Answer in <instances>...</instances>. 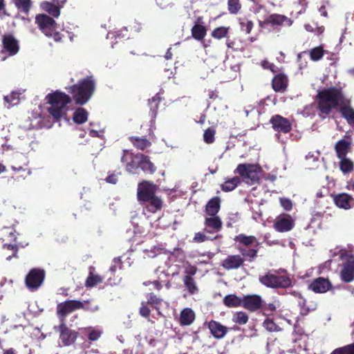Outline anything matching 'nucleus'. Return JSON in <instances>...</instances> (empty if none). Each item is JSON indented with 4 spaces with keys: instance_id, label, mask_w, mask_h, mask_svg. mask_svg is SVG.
<instances>
[{
    "instance_id": "obj_61",
    "label": "nucleus",
    "mask_w": 354,
    "mask_h": 354,
    "mask_svg": "<svg viewBox=\"0 0 354 354\" xmlns=\"http://www.w3.org/2000/svg\"><path fill=\"white\" fill-rule=\"evenodd\" d=\"M149 313H150V310H149V308L147 306L142 304L141 308H140V314L142 317H149Z\"/></svg>"
},
{
    "instance_id": "obj_6",
    "label": "nucleus",
    "mask_w": 354,
    "mask_h": 354,
    "mask_svg": "<svg viewBox=\"0 0 354 354\" xmlns=\"http://www.w3.org/2000/svg\"><path fill=\"white\" fill-rule=\"evenodd\" d=\"M261 169L257 165L239 164L234 171L242 180L248 185H254L259 180Z\"/></svg>"
},
{
    "instance_id": "obj_32",
    "label": "nucleus",
    "mask_w": 354,
    "mask_h": 354,
    "mask_svg": "<svg viewBox=\"0 0 354 354\" xmlns=\"http://www.w3.org/2000/svg\"><path fill=\"white\" fill-rule=\"evenodd\" d=\"M183 283L189 294L194 295L198 292L196 283L191 276L185 275L183 278Z\"/></svg>"
},
{
    "instance_id": "obj_8",
    "label": "nucleus",
    "mask_w": 354,
    "mask_h": 354,
    "mask_svg": "<svg viewBox=\"0 0 354 354\" xmlns=\"http://www.w3.org/2000/svg\"><path fill=\"white\" fill-rule=\"evenodd\" d=\"M61 324L58 327H55V329L59 332V341L62 346H68L73 344L77 338V333L68 328L63 322V319H61Z\"/></svg>"
},
{
    "instance_id": "obj_2",
    "label": "nucleus",
    "mask_w": 354,
    "mask_h": 354,
    "mask_svg": "<svg viewBox=\"0 0 354 354\" xmlns=\"http://www.w3.org/2000/svg\"><path fill=\"white\" fill-rule=\"evenodd\" d=\"M46 99L50 104L48 110L55 121H60L62 118L68 121L66 118V104L71 102V97L62 92L56 91L48 94Z\"/></svg>"
},
{
    "instance_id": "obj_18",
    "label": "nucleus",
    "mask_w": 354,
    "mask_h": 354,
    "mask_svg": "<svg viewBox=\"0 0 354 354\" xmlns=\"http://www.w3.org/2000/svg\"><path fill=\"white\" fill-rule=\"evenodd\" d=\"M265 23L273 26H290L292 24V20L283 15L272 14L266 19Z\"/></svg>"
},
{
    "instance_id": "obj_16",
    "label": "nucleus",
    "mask_w": 354,
    "mask_h": 354,
    "mask_svg": "<svg viewBox=\"0 0 354 354\" xmlns=\"http://www.w3.org/2000/svg\"><path fill=\"white\" fill-rule=\"evenodd\" d=\"M331 286L332 285L328 279L318 277L309 285L308 288L315 292L324 293L329 290Z\"/></svg>"
},
{
    "instance_id": "obj_44",
    "label": "nucleus",
    "mask_w": 354,
    "mask_h": 354,
    "mask_svg": "<svg viewBox=\"0 0 354 354\" xmlns=\"http://www.w3.org/2000/svg\"><path fill=\"white\" fill-rule=\"evenodd\" d=\"M102 281V279L100 276L95 275L91 273L86 281V286L92 288L96 286L97 284L101 283Z\"/></svg>"
},
{
    "instance_id": "obj_49",
    "label": "nucleus",
    "mask_w": 354,
    "mask_h": 354,
    "mask_svg": "<svg viewBox=\"0 0 354 354\" xmlns=\"http://www.w3.org/2000/svg\"><path fill=\"white\" fill-rule=\"evenodd\" d=\"M239 251L242 255L246 258H250V261H252L256 256L257 250L254 249L246 250L243 248H240Z\"/></svg>"
},
{
    "instance_id": "obj_56",
    "label": "nucleus",
    "mask_w": 354,
    "mask_h": 354,
    "mask_svg": "<svg viewBox=\"0 0 354 354\" xmlns=\"http://www.w3.org/2000/svg\"><path fill=\"white\" fill-rule=\"evenodd\" d=\"M241 24L242 30L245 31L247 34H249L253 28V23L250 21L246 23H241Z\"/></svg>"
},
{
    "instance_id": "obj_23",
    "label": "nucleus",
    "mask_w": 354,
    "mask_h": 354,
    "mask_svg": "<svg viewBox=\"0 0 354 354\" xmlns=\"http://www.w3.org/2000/svg\"><path fill=\"white\" fill-rule=\"evenodd\" d=\"M243 263V259L239 255H232L228 256L225 259L223 260L222 266L224 268L236 269L239 268Z\"/></svg>"
},
{
    "instance_id": "obj_13",
    "label": "nucleus",
    "mask_w": 354,
    "mask_h": 354,
    "mask_svg": "<svg viewBox=\"0 0 354 354\" xmlns=\"http://www.w3.org/2000/svg\"><path fill=\"white\" fill-rule=\"evenodd\" d=\"M270 122L272 124V127L277 131H280L283 133H288L292 129V125L290 121L279 115L273 116Z\"/></svg>"
},
{
    "instance_id": "obj_35",
    "label": "nucleus",
    "mask_w": 354,
    "mask_h": 354,
    "mask_svg": "<svg viewBox=\"0 0 354 354\" xmlns=\"http://www.w3.org/2000/svg\"><path fill=\"white\" fill-rule=\"evenodd\" d=\"M22 93L19 91H12L9 95L4 97L5 102L8 104V107L15 106L19 104Z\"/></svg>"
},
{
    "instance_id": "obj_45",
    "label": "nucleus",
    "mask_w": 354,
    "mask_h": 354,
    "mask_svg": "<svg viewBox=\"0 0 354 354\" xmlns=\"http://www.w3.org/2000/svg\"><path fill=\"white\" fill-rule=\"evenodd\" d=\"M323 55H324V50L321 46L314 48L310 51V59L315 62L318 61L320 59H322Z\"/></svg>"
},
{
    "instance_id": "obj_14",
    "label": "nucleus",
    "mask_w": 354,
    "mask_h": 354,
    "mask_svg": "<svg viewBox=\"0 0 354 354\" xmlns=\"http://www.w3.org/2000/svg\"><path fill=\"white\" fill-rule=\"evenodd\" d=\"M263 300L257 295H248L243 299L242 306L247 310L254 312L262 307Z\"/></svg>"
},
{
    "instance_id": "obj_41",
    "label": "nucleus",
    "mask_w": 354,
    "mask_h": 354,
    "mask_svg": "<svg viewBox=\"0 0 354 354\" xmlns=\"http://www.w3.org/2000/svg\"><path fill=\"white\" fill-rule=\"evenodd\" d=\"M133 145L139 149L144 150L150 146V142L145 138H131Z\"/></svg>"
},
{
    "instance_id": "obj_48",
    "label": "nucleus",
    "mask_w": 354,
    "mask_h": 354,
    "mask_svg": "<svg viewBox=\"0 0 354 354\" xmlns=\"http://www.w3.org/2000/svg\"><path fill=\"white\" fill-rule=\"evenodd\" d=\"M227 32L228 28L225 27H219L213 30L212 35L214 38L221 39L226 37Z\"/></svg>"
},
{
    "instance_id": "obj_10",
    "label": "nucleus",
    "mask_w": 354,
    "mask_h": 354,
    "mask_svg": "<svg viewBox=\"0 0 354 354\" xmlns=\"http://www.w3.org/2000/svg\"><path fill=\"white\" fill-rule=\"evenodd\" d=\"M157 189V186L149 181H143L139 183L138 187V200L144 202L155 196Z\"/></svg>"
},
{
    "instance_id": "obj_46",
    "label": "nucleus",
    "mask_w": 354,
    "mask_h": 354,
    "mask_svg": "<svg viewBox=\"0 0 354 354\" xmlns=\"http://www.w3.org/2000/svg\"><path fill=\"white\" fill-rule=\"evenodd\" d=\"M330 354H354V344L337 348Z\"/></svg>"
},
{
    "instance_id": "obj_26",
    "label": "nucleus",
    "mask_w": 354,
    "mask_h": 354,
    "mask_svg": "<svg viewBox=\"0 0 354 354\" xmlns=\"http://www.w3.org/2000/svg\"><path fill=\"white\" fill-rule=\"evenodd\" d=\"M351 143L345 140H339L335 145V151L338 158H345Z\"/></svg>"
},
{
    "instance_id": "obj_39",
    "label": "nucleus",
    "mask_w": 354,
    "mask_h": 354,
    "mask_svg": "<svg viewBox=\"0 0 354 354\" xmlns=\"http://www.w3.org/2000/svg\"><path fill=\"white\" fill-rule=\"evenodd\" d=\"M235 241H238L245 246L257 243V239L253 236H245L244 234H239L236 236Z\"/></svg>"
},
{
    "instance_id": "obj_1",
    "label": "nucleus",
    "mask_w": 354,
    "mask_h": 354,
    "mask_svg": "<svg viewBox=\"0 0 354 354\" xmlns=\"http://www.w3.org/2000/svg\"><path fill=\"white\" fill-rule=\"evenodd\" d=\"M319 109L322 114L328 115L331 110L339 108L344 104L345 97L342 91L337 88L324 89L318 93Z\"/></svg>"
},
{
    "instance_id": "obj_52",
    "label": "nucleus",
    "mask_w": 354,
    "mask_h": 354,
    "mask_svg": "<svg viewBox=\"0 0 354 354\" xmlns=\"http://www.w3.org/2000/svg\"><path fill=\"white\" fill-rule=\"evenodd\" d=\"M162 300L158 298L155 295L150 294L148 297V303L153 305L156 309L158 308V306L162 303Z\"/></svg>"
},
{
    "instance_id": "obj_17",
    "label": "nucleus",
    "mask_w": 354,
    "mask_h": 354,
    "mask_svg": "<svg viewBox=\"0 0 354 354\" xmlns=\"http://www.w3.org/2000/svg\"><path fill=\"white\" fill-rule=\"evenodd\" d=\"M342 279L345 282H351L354 279V256L348 258L341 271Z\"/></svg>"
},
{
    "instance_id": "obj_36",
    "label": "nucleus",
    "mask_w": 354,
    "mask_h": 354,
    "mask_svg": "<svg viewBox=\"0 0 354 354\" xmlns=\"http://www.w3.org/2000/svg\"><path fill=\"white\" fill-rule=\"evenodd\" d=\"M339 159H340V162H339L340 170L344 174L351 172L354 167V164H353V161L351 160H350L349 158H347L346 157L342 158Z\"/></svg>"
},
{
    "instance_id": "obj_33",
    "label": "nucleus",
    "mask_w": 354,
    "mask_h": 354,
    "mask_svg": "<svg viewBox=\"0 0 354 354\" xmlns=\"http://www.w3.org/2000/svg\"><path fill=\"white\" fill-rule=\"evenodd\" d=\"M88 113L83 108H78L73 113V121L77 124H82L88 119Z\"/></svg>"
},
{
    "instance_id": "obj_24",
    "label": "nucleus",
    "mask_w": 354,
    "mask_h": 354,
    "mask_svg": "<svg viewBox=\"0 0 354 354\" xmlns=\"http://www.w3.org/2000/svg\"><path fill=\"white\" fill-rule=\"evenodd\" d=\"M349 104V100L345 99L344 104L341 105L339 109L343 117L350 124L353 125L354 124V110L350 106Z\"/></svg>"
},
{
    "instance_id": "obj_11",
    "label": "nucleus",
    "mask_w": 354,
    "mask_h": 354,
    "mask_svg": "<svg viewBox=\"0 0 354 354\" xmlns=\"http://www.w3.org/2000/svg\"><path fill=\"white\" fill-rule=\"evenodd\" d=\"M80 308H85L83 303L79 301L69 300L58 304L57 312L61 316V319H63V322H64V318L68 314Z\"/></svg>"
},
{
    "instance_id": "obj_4",
    "label": "nucleus",
    "mask_w": 354,
    "mask_h": 354,
    "mask_svg": "<svg viewBox=\"0 0 354 354\" xmlns=\"http://www.w3.org/2000/svg\"><path fill=\"white\" fill-rule=\"evenodd\" d=\"M35 22L39 28L46 37H52L55 41H59L62 36L57 30V25L50 17L40 14L36 16Z\"/></svg>"
},
{
    "instance_id": "obj_58",
    "label": "nucleus",
    "mask_w": 354,
    "mask_h": 354,
    "mask_svg": "<svg viewBox=\"0 0 354 354\" xmlns=\"http://www.w3.org/2000/svg\"><path fill=\"white\" fill-rule=\"evenodd\" d=\"M261 66L264 68V69H269L273 73H275V70L274 68H276V66L272 64V63H270L267 60H263L262 62H261Z\"/></svg>"
},
{
    "instance_id": "obj_7",
    "label": "nucleus",
    "mask_w": 354,
    "mask_h": 354,
    "mask_svg": "<svg viewBox=\"0 0 354 354\" xmlns=\"http://www.w3.org/2000/svg\"><path fill=\"white\" fill-rule=\"evenodd\" d=\"M143 160V154L138 153L133 154L128 150L123 151L121 158L122 162H126V170L130 174H137L140 161Z\"/></svg>"
},
{
    "instance_id": "obj_21",
    "label": "nucleus",
    "mask_w": 354,
    "mask_h": 354,
    "mask_svg": "<svg viewBox=\"0 0 354 354\" xmlns=\"http://www.w3.org/2000/svg\"><path fill=\"white\" fill-rule=\"evenodd\" d=\"M205 225L207 232H218L222 227V221L218 216H209L205 218Z\"/></svg>"
},
{
    "instance_id": "obj_15",
    "label": "nucleus",
    "mask_w": 354,
    "mask_h": 354,
    "mask_svg": "<svg viewBox=\"0 0 354 354\" xmlns=\"http://www.w3.org/2000/svg\"><path fill=\"white\" fill-rule=\"evenodd\" d=\"M292 295L297 299V303L299 306L300 307L301 312L302 314H308L310 311H313L316 310L317 307V302L315 301H308L303 297L301 294L298 292H292Z\"/></svg>"
},
{
    "instance_id": "obj_31",
    "label": "nucleus",
    "mask_w": 354,
    "mask_h": 354,
    "mask_svg": "<svg viewBox=\"0 0 354 354\" xmlns=\"http://www.w3.org/2000/svg\"><path fill=\"white\" fill-rule=\"evenodd\" d=\"M195 315L190 308L184 309L180 314V323L183 325H190L194 320Z\"/></svg>"
},
{
    "instance_id": "obj_63",
    "label": "nucleus",
    "mask_w": 354,
    "mask_h": 354,
    "mask_svg": "<svg viewBox=\"0 0 354 354\" xmlns=\"http://www.w3.org/2000/svg\"><path fill=\"white\" fill-rule=\"evenodd\" d=\"M185 272L187 274V275L189 276L194 275L196 272V268L192 266H189L186 268Z\"/></svg>"
},
{
    "instance_id": "obj_34",
    "label": "nucleus",
    "mask_w": 354,
    "mask_h": 354,
    "mask_svg": "<svg viewBox=\"0 0 354 354\" xmlns=\"http://www.w3.org/2000/svg\"><path fill=\"white\" fill-rule=\"evenodd\" d=\"M41 8L42 10L48 12L50 15L55 17H58L60 15L59 8L47 1H44L41 3Z\"/></svg>"
},
{
    "instance_id": "obj_57",
    "label": "nucleus",
    "mask_w": 354,
    "mask_h": 354,
    "mask_svg": "<svg viewBox=\"0 0 354 354\" xmlns=\"http://www.w3.org/2000/svg\"><path fill=\"white\" fill-rule=\"evenodd\" d=\"M207 239H209V238L201 232L196 233L194 238V241L198 243L203 242Z\"/></svg>"
},
{
    "instance_id": "obj_25",
    "label": "nucleus",
    "mask_w": 354,
    "mask_h": 354,
    "mask_svg": "<svg viewBox=\"0 0 354 354\" xmlns=\"http://www.w3.org/2000/svg\"><path fill=\"white\" fill-rule=\"evenodd\" d=\"M145 202L147 203L146 208L150 212H156L162 207V200L156 196L145 201Z\"/></svg>"
},
{
    "instance_id": "obj_40",
    "label": "nucleus",
    "mask_w": 354,
    "mask_h": 354,
    "mask_svg": "<svg viewBox=\"0 0 354 354\" xmlns=\"http://www.w3.org/2000/svg\"><path fill=\"white\" fill-rule=\"evenodd\" d=\"M84 330L87 333L88 339L92 342L97 340L102 334L101 330L95 329L92 327L84 328Z\"/></svg>"
},
{
    "instance_id": "obj_28",
    "label": "nucleus",
    "mask_w": 354,
    "mask_h": 354,
    "mask_svg": "<svg viewBox=\"0 0 354 354\" xmlns=\"http://www.w3.org/2000/svg\"><path fill=\"white\" fill-rule=\"evenodd\" d=\"M287 84V77L283 75H278L272 80L273 89L277 92L283 91Z\"/></svg>"
},
{
    "instance_id": "obj_38",
    "label": "nucleus",
    "mask_w": 354,
    "mask_h": 354,
    "mask_svg": "<svg viewBox=\"0 0 354 354\" xmlns=\"http://www.w3.org/2000/svg\"><path fill=\"white\" fill-rule=\"evenodd\" d=\"M142 171L145 172H149L150 174H153L156 167L152 162H151L148 158V157L143 155V160L140 161V167Z\"/></svg>"
},
{
    "instance_id": "obj_60",
    "label": "nucleus",
    "mask_w": 354,
    "mask_h": 354,
    "mask_svg": "<svg viewBox=\"0 0 354 354\" xmlns=\"http://www.w3.org/2000/svg\"><path fill=\"white\" fill-rule=\"evenodd\" d=\"M145 252L146 253L147 256L148 257L153 258L155 257L159 252V249L156 248V247L149 250H145Z\"/></svg>"
},
{
    "instance_id": "obj_19",
    "label": "nucleus",
    "mask_w": 354,
    "mask_h": 354,
    "mask_svg": "<svg viewBox=\"0 0 354 354\" xmlns=\"http://www.w3.org/2000/svg\"><path fill=\"white\" fill-rule=\"evenodd\" d=\"M335 205L344 209H349L354 205V199L347 194H339L334 198Z\"/></svg>"
},
{
    "instance_id": "obj_29",
    "label": "nucleus",
    "mask_w": 354,
    "mask_h": 354,
    "mask_svg": "<svg viewBox=\"0 0 354 354\" xmlns=\"http://www.w3.org/2000/svg\"><path fill=\"white\" fill-rule=\"evenodd\" d=\"M241 178L239 176H234L232 178H229L222 184L221 189L224 192L232 191L241 183Z\"/></svg>"
},
{
    "instance_id": "obj_50",
    "label": "nucleus",
    "mask_w": 354,
    "mask_h": 354,
    "mask_svg": "<svg viewBox=\"0 0 354 354\" xmlns=\"http://www.w3.org/2000/svg\"><path fill=\"white\" fill-rule=\"evenodd\" d=\"M263 326L269 331H277L280 330V328L270 319H267L264 321Z\"/></svg>"
},
{
    "instance_id": "obj_27",
    "label": "nucleus",
    "mask_w": 354,
    "mask_h": 354,
    "mask_svg": "<svg viewBox=\"0 0 354 354\" xmlns=\"http://www.w3.org/2000/svg\"><path fill=\"white\" fill-rule=\"evenodd\" d=\"M220 209V199L218 197L212 198L206 205V213L208 216H216Z\"/></svg>"
},
{
    "instance_id": "obj_30",
    "label": "nucleus",
    "mask_w": 354,
    "mask_h": 354,
    "mask_svg": "<svg viewBox=\"0 0 354 354\" xmlns=\"http://www.w3.org/2000/svg\"><path fill=\"white\" fill-rule=\"evenodd\" d=\"M223 304L230 308L242 306L243 299L235 295H228L223 299Z\"/></svg>"
},
{
    "instance_id": "obj_43",
    "label": "nucleus",
    "mask_w": 354,
    "mask_h": 354,
    "mask_svg": "<svg viewBox=\"0 0 354 354\" xmlns=\"http://www.w3.org/2000/svg\"><path fill=\"white\" fill-rule=\"evenodd\" d=\"M15 6L21 11L27 13L31 6L30 0H15Z\"/></svg>"
},
{
    "instance_id": "obj_12",
    "label": "nucleus",
    "mask_w": 354,
    "mask_h": 354,
    "mask_svg": "<svg viewBox=\"0 0 354 354\" xmlns=\"http://www.w3.org/2000/svg\"><path fill=\"white\" fill-rule=\"evenodd\" d=\"M274 226L278 232H288L293 227L294 221L290 215L282 214L276 218Z\"/></svg>"
},
{
    "instance_id": "obj_59",
    "label": "nucleus",
    "mask_w": 354,
    "mask_h": 354,
    "mask_svg": "<svg viewBox=\"0 0 354 354\" xmlns=\"http://www.w3.org/2000/svg\"><path fill=\"white\" fill-rule=\"evenodd\" d=\"M158 99L159 100V97L158 96H155L153 97L151 100H149V104L151 106V110L152 111V114L153 115H155V110L156 109L157 106H158V104L156 102V100H158Z\"/></svg>"
},
{
    "instance_id": "obj_9",
    "label": "nucleus",
    "mask_w": 354,
    "mask_h": 354,
    "mask_svg": "<svg viewBox=\"0 0 354 354\" xmlns=\"http://www.w3.org/2000/svg\"><path fill=\"white\" fill-rule=\"evenodd\" d=\"M44 279V272L39 269H32L26 277L27 287L32 290H37L43 283Z\"/></svg>"
},
{
    "instance_id": "obj_3",
    "label": "nucleus",
    "mask_w": 354,
    "mask_h": 354,
    "mask_svg": "<svg viewBox=\"0 0 354 354\" xmlns=\"http://www.w3.org/2000/svg\"><path fill=\"white\" fill-rule=\"evenodd\" d=\"M95 88V81L92 77H87L78 84L71 87V92L76 104H84L91 97Z\"/></svg>"
},
{
    "instance_id": "obj_20",
    "label": "nucleus",
    "mask_w": 354,
    "mask_h": 354,
    "mask_svg": "<svg viewBox=\"0 0 354 354\" xmlns=\"http://www.w3.org/2000/svg\"><path fill=\"white\" fill-rule=\"evenodd\" d=\"M211 334L216 339H222L227 332V328L221 323L212 320L208 323Z\"/></svg>"
},
{
    "instance_id": "obj_22",
    "label": "nucleus",
    "mask_w": 354,
    "mask_h": 354,
    "mask_svg": "<svg viewBox=\"0 0 354 354\" xmlns=\"http://www.w3.org/2000/svg\"><path fill=\"white\" fill-rule=\"evenodd\" d=\"M4 50L8 53L10 56L14 55L19 51L17 41L11 35H6L3 39Z\"/></svg>"
},
{
    "instance_id": "obj_64",
    "label": "nucleus",
    "mask_w": 354,
    "mask_h": 354,
    "mask_svg": "<svg viewBox=\"0 0 354 354\" xmlns=\"http://www.w3.org/2000/svg\"><path fill=\"white\" fill-rule=\"evenodd\" d=\"M89 135L92 137H99L100 136V133L94 129H89Z\"/></svg>"
},
{
    "instance_id": "obj_51",
    "label": "nucleus",
    "mask_w": 354,
    "mask_h": 354,
    "mask_svg": "<svg viewBox=\"0 0 354 354\" xmlns=\"http://www.w3.org/2000/svg\"><path fill=\"white\" fill-rule=\"evenodd\" d=\"M214 131L211 129H207L204 134L203 138L205 142L209 144L212 143L214 140Z\"/></svg>"
},
{
    "instance_id": "obj_5",
    "label": "nucleus",
    "mask_w": 354,
    "mask_h": 354,
    "mask_svg": "<svg viewBox=\"0 0 354 354\" xmlns=\"http://www.w3.org/2000/svg\"><path fill=\"white\" fill-rule=\"evenodd\" d=\"M277 271L268 272L264 275L260 276L259 281L264 286L272 288H286L292 286L291 279L286 275H278Z\"/></svg>"
},
{
    "instance_id": "obj_37",
    "label": "nucleus",
    "mask_w": 354,
    "mask_h": 354,
    "mask_svg": "<svg viewBox=\"0 0 354 354\" xmlns=\"http://www.w3.org/2000/svg\"><path fill=\"white\" fill-rule=\"evenodd\" d=\"M192 34L196 39L201 40L206 35V29L203 26L196 24L192 28Z\"/></svg>"
},
{
    "instance_id": "obj_42",
    "label": "nucleus",
    "mask_w": 354,
    "mask_h": 354,
    "mask_svg": "<svg viewBox=\"0 0 354 354\" xmlns=\"http://www.w3.org/2000/svg\"><path fill=\"white\" fill-rule=\"evenodd\" d=\"M232 321L236 324L243 325L248 321V316L244 312H237L233 315Z\"/></svg>"
},
{
    "instance_id": "obj_47",
    "label": "nucleus",
    "mask_w": 354,
    "mask_h": 354,
    "mask_svg": "<svg viewBox=\"0 0 354 354\" xmlns=\"http://www.w3.org/2000/svg\"><path fill=\"white\" fill-rule=\"evenodd\" d=\"M228 10L232 14H236L241 9V3L239 0H228Z\"/></svg>"
},
{
    "instance_id": "obj_55",
    "label": "nucleus",
    "mask_w": 354,
    "mask_h": 354,
    "mask_svg": "<svg viewBox=\"0 0 354 354\" xmlns=\"http://www.w3.org/2000/svg\"><path fill=\"white\" fill-rule=\"evenodd\" d=\"M3 247L5 248H7L8 250H13L14 251V254H12V256H8V257H6V259L10 261L12 257H17V251H18V247L17 245H4Z\"/></svg>"
},
{
    "instance_id": "obj_54",
    "label": "nucleus",
    "mask_w": 354,
    "mask_h": 354,
    "mask_svg": "<svg viewBox=\"0 0 354 354\" xmlns=\"http://www.w3.org/2000/svg\"><path fill=\"white\" fill-rule=\"evenodd\" d=\"M281 307V304L279 301H275L272 303L268 304L266 306L265 310H270V311H274L277 308H279Z\"/></svg>"
},
{
    "instance_id": "obj_62",
    "label": "nucleus",
    "mask_w": 354,
    "mask_h": 354,
    "mask_svg": "<svg viewBox=\"0 0 354 354\" xmlns=\"http://www.w3.org/2000/svg\"><path fill=\"white\" fill-rule=\"evenodd\" d=\"M106 181L109 183L115 184L118 181V177L115 174H111L106 178Z\"/></svg>"
},
{
    "instance_id": "obj_53",
    "label": "nucleus",
    "mask_w": 354,
    "mask_h": 354,
    "mask_svg": "<svg viewBox=\"0 0 354 354\" xmlns=\"http://www.w3.org/2000/svg\"><path fill=\"white\" fill-rule=\"evenodd\" d=\"M280 203L286 210H290L292 207V201L288 198H280Z\"/></svg>"
}]
</instances>
